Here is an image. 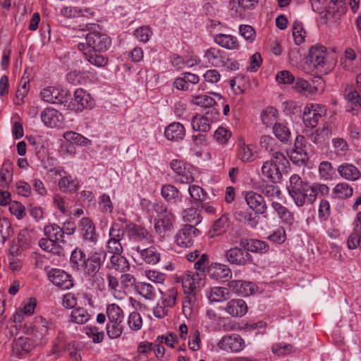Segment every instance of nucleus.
<instances>
[{
	"instance_id": "f257e3e1",
	"label": "nucleus",
	"mask_w": 361,
	"mask_h": 361,
	"mask_svg": "<svg viewBox=\"0 0 361 361\" xmlns=\"http://www.w3.org/2000/svg\"><path fill=\"white\" fill-rule=\"evenodd\" d=\"M287 190L297 206L302 207L306 203L313 204V183L303 181L298 174L290 176Z\"/></svg>"
},
{
	"instance_id": "f03ea898",
	"label": "nucleus",
	"mask_w": 361,
	"mask_h": 361,
	"mask_svg": "<svg viewBox=\"0 0 361 361\" xmlns=\"http://www.w3.org/2000/svg\"><path fill=\"white\" fill-rule=\"evenodd\" d=\"M111 38L106 34L97 31L90 32L85 37V42H80L78 47L80 51H96L104 52L110 47Z\"/></svg>"
},
{
	"instance_id": "7ed1b4c3",
	"label": "nucleus",
	"mask_w": 361,
	"mask_h": 361,
	"mask_svg": "<svg viewBox=\"0 0 361 361\" xmlns=\"http://www.w3.org/2000/svg\"><path fill=\"white\" fill-rule=\"evenodd\" d=\"M153 208L157 213L154 220L155 231L164 236L173 231L174 217L170 211L159 204H154Z\"/></svg>"
},
{
	"instance_id": "20e7f679",
	"label": "nucleus",
	"mask_w": 361,
	"mask_h": 361,
	"mask_svg": "<svg viewBox=\"0 0 361 361\" xmlns=\"http://www.w3.org/2000/svg\"><path fill=\"white\" fill-rule=\"evenodd\" d=\"M106 258V252L100 249L92 253L85 261H83L82 269L86 277L92 278L94 281L98 279L99 270Z\"/></svg>"
},
{
	"instance_id": "39448f33",
	"label": "nucleus",
	"mask_w": 361,
	"mask_h": 361,
	"mask_svg": "<svg viewBox=\"0 0 361 361\" xmlns=\"http://www.w3.org/2000/svg\"><path fill=\"white\" fill-rule=\"evenodd\" d=\"M326 114L325 106L317 104H307L303 111L302 120L306 127L314 128L319 119Z\"/></svg>"
},
{
	"instance_id": "423d86ee",
	"label": "nucleus",
	"mask_w": 361,
	"mask_h": 361,
	"mask_svg": "<svg viewBox=\"0 0 361 361\" xmlns=\"http://www.w3.org/2000/svg\"><path fill=\"white\" fill-rule=\"evenodd\" d=\"M125 231L120 228L119 224H114L109 229V239L106 243L108 252L113 255L122 254L123 248L121 243L123 238Z\"/></svg>"
},
{
	"instance_id": "0eeeda50",
	"label": "nucleus",
	"mask_w": 361,
	"mask_h": 361,
	"mask_svg": "<svg viewBox=\"0 0 361 361\" xmlns=\"http://www.w3.org/2000/svg\"><path fill=\"white\" fill-rule=\"evenodd\" d=\"M224 257L228 263L237 266H245L252 261V257L247 251L236 246L226 250Z\"/></svg>"
},
{
	"instance_id": "6e6552de",
	"label": "nucleus",
	"mask_w": 361,
	"mask_h": 361,
	"mask_svg": "<svg viewBox=\"0 0 361 361\" xmlns=\"http://www.w3.org/2000/svg\"><path fill=\"white\" fill-rule=\"evenodd\" d=\"M23 331L32 336L36 340H41L48 333V322L42 317H36L33 322L23 325Z\"/></svg>"
},
{
	"instance_id": "1a4fd4ad",
	"label": "nucleus",
	"mask_w": 361,
	"mask_h": 361,
	"mask_svg": "<svg viewBox=\"0 0 361 361\" xmlns=\"http://www.w3.org/2000/svg\"><path fill=\"white\" fill-rule=\"evenodd\" d=\"M31 246V236L27 230L20 231L9 248V255L20 256Z\"/></svg>"
},
{
	"instance_id": "9d476101",
	"label": "nucleus",
	"mask_w": 361,
	"mask_h": 361,
	"mask_svg": "<svg viewBox=\"0 0 361 361\" xmlns=\"http://www.w3.org/2000/svg\"><path fill=\"white\" fill-rule=\"evenodd\" d=\"M257 3L258 0H229V12L233 17L243 18L246 11L254 8Z\"/></svg>"
},
{
	"instance_id": "9b49d317",
	"label": "nucleus",
	"mask_w": 361,
	"mask_h": 361,
	"mask_svg": "<svg viewBox=\"0 0 361 361\" xmlns=\"http://www.w3.org/2000/svg\"><path fill=\"white\" fill-rule=\"evenodd\" d=\"M224 350L232 353H239L245 347L244 340L238 334L226 335L221 338L217 344Z\"/></svg>"
},
{
	"instance_id": "f8f14e48",
	"label": "nucleus",
	"mask_w": 361,
	"mask_h": 361,
	"mask_svg": "<svg viewBox=\"0 0 361 361\" xmlns=\"http://www.w3.org/2000/svg\"><path fill=\"white\" fill-rule=\"evenodd\" d=\"M40 95L42 99L51 104H62L67 101L69 93L67 90H60L58 87L49 86L44 88Z\"/></svg>"
},
{
	"instance_id": "ddd939ff",
	"label": "nucleus",
	"mask_w": 361,
	"mask_h": 361,
	"mask_svg": "<svg viewBox=\"0 0 361 361\" xmlns=\"http://www.w3.org/2000/svg\"><path fill=\"white\" fill-rule=\"evenodd\" d=\"M49 280L61 290H68L73 287L71 276L66 271L59 269H51L48 272Z\"/></svg>"
},
{
	"instance_id": "4468645a",
	"label": "nucleus",
	"mask_w": 361,
	"mask_h": 361,
	"mask_svg": "<svg viewBox=\"0 0 361 361\" xmlns=\"http://www.w3.org/2000/svg\"><path fill=\"white\" fill-rule=\"evenodd\" d=\"M247 206L257 214H263L267 212V206L264 197L254 191H248L245 195Z\"/></svg>"
},
{
	"instance_id": "2eb2a0df",
	"label": "nucleus",
	"mask_w": 361,
	"mask_h": 361,
	"mask_svg": "<svg viewBox=\"0 0 361 361\" xmlns=\"http://www.w3.org/2000/svg\"><path fill=\"white\" fill-rule=\"evenodd\" d=\"M197 228L184 226L176 235V243L181 247H190L193 244V238L199 234Z\"/></svg>"
},
{
	"instance_id": "dca6fc26",
	"label": "nucleus",
	"mask_w": 361,
	"mask_h": 361,
	"mask_svg": "<svg viewBox=\"0 0 361 361\" xmlns=\"http://www.w3.org/2000/svg\"><path fill=\"white\" fill-rule=\"evenodd\" d=\"M81 234L85 240L95 244L98 240L95 226L88 217H82L79 224Z\"/></svg>"
},
{
	"instance_id": "f3484780",
	"label": "nucleus",
	"mask_w": 361,
	"mask_h": 361,
	"mask_svg": "<svg viewBox=\"0 0 361 361\" xmlns=\"http://www.w3.org/2000/svg\"><path fill=\"white\" fill-rule=\"evenodd\" d=\"M326 48L317 44L310 48L309 51L310 62L316 68H324L327 62Z\"/></svg>"
},
{
	"instance_id": "a211bd4d",
	"label": "nucleus",
	"mask_w": 361,
	"mask_h": 361,
	"mask_svg": "<svg viewBox=\"0 0 361 361\" xmlns=\"http://www.w3.org/2000/svg\"><path fill=\"white\" fill-rule=\"evenodd\" d=\"M204 58L211 66L221 67L228 61L226 53L216 48H210L204 51Z\"/></svg>"
},
{
	"instance_id": "6ab92c4d",
	"label": "nucleus",
	"mask_w": 361,
	"mask_h": 361,
	"mask_svg": "<svg viewBox=\"0 0 361 361\" xmlns=\"http://www.w3.org/2000/svg\"><path fill=\"white\" fill-rule=\"evenodd\" d=\"M41 119L45 126L50 128H59L63 124L62 114L54 109H45L41 113Z\"/></svg>"
},
{
	"instance_id": "aec40b11",
	"label": "nucleus",
	"mask_w": 361,
	"mask_h": 361,
	"mask_svg": "<svg viewBox=\"0 0 361 361\" xmlns=\"http://www.w3.org/2000/svg\"><path fill=\"white\" fill-rule=\"evenodd\" d=\"M283 170V169L270 161H265L262 167V174L273 183H279L281 180Z\"/></svg>"
},
{
	"instance_id": "412c9836",
	"label": "nucleus",
	"mask_w": 361,
	"mask_h": 361,
	"mask_svg": "<svg viewBox=\"0 0 361 361\" xmlns=\"http://www.w3.org/2000/svg\"><path fill=\"white\" fill-rule=\"evenodd\" d=\"M240 247L252 252H267L269 245L265 241L257 239L242 238L239 243Z\"/></svg>"
},
{
	"instance_id": "4be33fe9",
	"label": "nucleus",
	"mask_w": 361,
	"mask_h": 361,
	"mask_svg": "<svg viewBox=\"0 0 361 361\" xmlns=\"http://www.w3.org/2000/svg\"><path fill=\"white\" fill-rule=\"evenodd\" d=\"M126 231L129 238L135 241H149L151 238V235L146 228L135 224H127Z\"/></svg>"
},
{
	"instance_id": "5701e85b",
	"label": "nucleus",
	"mask_w": 361,
	"mask_h": 361,
	"mask_svg": "<svg viewBox=\"0 0 361 361\" xmlns=\"http://www.w3.org/2000/svg\"><path fill=\"white\" fill-rule=\"evenodd\" d=\"M228 287L238 295L245 297L255 292V286L249 281L233 280L228 283Z\"/></svg>"
},
{
	"instance_id": "b1692460",
	"label": "nucleus",
	"mask_w": 361,
	"mask_h": 361,
	"mask_svg": "<svg viewBox=\"0 0 361 361\" xmlns=\"http://www.w3.org/2000/svg\"><path fill=\"white\" fill-rule=\"evenodd\" d=\"M343 96L348 102V111H358L360 109V96L353 86H348L344 90Z\"/></svg>"
},
{
	"instance_id": "393cba45",
	"label": "nucleus",
	"mask_w": 361,
	"mask_h": 361,
	"mask_svg": "<svg viewBox=\"0 0 361 361\" xmlns=\"http://www.w3.org/2000/svg\"><path fill=\"white\" fill-rule=\"evenodd\" d=\"M73 101L75 103L78 104V106L77 110L80 111L85 108L91 109L94 104V100L90 94L81 88H78L74 92Z\"/></svg>"
},
{
	"instance_id": "a878e982",
	"label": "nucleus",
	"mask_w": 361,
	"mask_h": 361,
	"mask_svg": "<svg viewBox=\"0 0 361 361\" xmlns=\"http://www.w3.org/2000/svg\"><path fill=\"white\" fill-rule=\"evenodd\" d=\"M208 274L215 279H226L231 276V270L226 264L213 263L208 267Z\"/></svg>"
},
{
	"instance_id": "bb28decb",
	"label": "nucleus",
	"mask_w": 361,
	"mask_h": 361,
	"mask_svg": "<svg viewBox=\"0 0 361 361\" xmlns=\"http://www.w3.org/2000/svg\"><path fill=\"white\" fill-rule=\"evenodd\" d=\"M226 311L232 317H242L247 311L246 302L242 299L230 300L225 308Z\"/></svg>"
},
{
	"instance_id": "cd10ccee",
	"label": "nucleus",
	"mask_w": 361,
	"mask_h": 361,
	"mask_svg": "<svg viewBox=\"0 0 361 361\" xmlns=\"http://www.w3.org/2000/svg\"><path fill=\"white\" fill-rule=\"evenodd\" d=\"M338 173L344 179L355 181L360 178L361 173L353 164L343 163L338 167Z\"/></svg>"
},
{
	"instance_id": "c85d7f7f",
	"label": "nucleus",
	"mask_w": 361,
	"mask_h": 361,
	"mask_svg": "<svg viewBox=\"0 0 361 361\" xmlns=\"http://www.w3.org/2000/svg\"><path fill=\"white\" fill-rule=\"evenodd\" d=\"M164 134L169 140L179 141L185 137V130L181 123H172L165 128Z\"/></svg>"
},
{
	"instance_id": "c756f323",
	"label": "nucleus",
	"mask_w": 361,
	"mask_h": 361,
	"mask_svg": "<svg viewBox=\"0 0 361 361\" xmlns=\"http://www.w3.org/2000/svg\"><path fill=\"white\" fill-rule=\"evenodd\" d=\"M136 250L140 254L142 259L147 264H156L160 260V253L154 246H150L147 248L137 246Z\"/></svg>"
},
{
	"instance_id": "7c9ffc66",
	"label": "nucleus",
	"mask_w": 361,
	"mask_h": 361,
	"mask_svg": "<svg viewBox=\"0 0 361 361\" xmlns=\"http://www.w3.org/2000/svg\"><path fill=\"white\" fill-rule=\"evenodd\" d=\"M44 234L58 244H65L63 229L56 224H49L44 226Z\"/></svg>"
},
{
	"instance_id": "2f4dec72",
	"label": "nucleus",
	"mask_w": 361,
	"mask_h": 361,
	"mask_svg": "<svg viewBox=\"0 0 361 361\" xmlns=\"http://www.w3.org/2000/svg\"><path fill=\"white\" fill-rule=\"evenodd\" d=\"M161 196L166 201L177 203L182 201L183 196L180 191L173 185H164L161 190Z\"/></svg>"
},
{
	"instance_id": "473e14b6",
	"label": "nucleus",
	"mask_w": 361,
	"mask_h": 361,
	"mask_svg": "<svg viewBox=\"0 0 361 361\" xmlns=\"http://www.w3.org/2000/svg\"><path fill=\"white\" fill-rule=\"evenodd\" d=\"M32 348V344L30 339L26 337L20 336L13 341L12 351L16 356L19 357L23 354L28 353Z\"/></svg>"
},
{
	"instance_id": "72a5a7b5",
	"label": "nucleus",
	"mask_w": 361,
	"mask_h": 361,
	"mask_svg": "<svg viewBox=\"0 0 361 361\" xmlns=\"http://www.w3.org/2000/svg\"><path fill=\"white\" fill-rule=\"evenodd\" d=\"M39 246L44 251L57 255L59 256L65 255V250L62 245L56 243L51 239L46 237L39 240Z\"/></svg>"
},
{
	"instance_id": "f704fd0d",
	"label": "nucleus",
	"mask_w": 361,
	"mask_h": 361,
	"mask_svg": "<svg viewBox=\"0 0 361 361\" xmlns=\"http://www.w3.org/2000/svg\"><path fill=\"white\" fill-rule=\"evenodd\" d=\"M214 42L227 49H238L239 48L237 38L231 35L218 34L214 36Z\"/></svg>"
},
{
	"instance_id": "c9c22d12",
	"label": "nucleus",
	"mask_w": 361,
	"mask_h": 361,
	"mask_svg": "<svg viewBox=\"0 0 361 361\" xmlns=\"http://www.w3.org/2000/svg\"><path fill=\"white\" fill-rule=\"evenodd\" d=\"M85 59L91 64L97 67H104L108 63V59L102 54V52L92 51H81Z\"/></svg>"
},
{
	"instance_id": "e433bc0d",
	"label": "nucleus",
	"mask_w": 361,
	"mask_h": 361,
	"mask_svg": "<svg viewBox=\"0 0 361 361\" xmlns=\"http://www.w3.org/2000/svg\"><path fill=\"white\" fill-rule=\"evenodd\" d=\"M202 219L201 215L193 207L183 211V220L187 224L185 225V226L195 228L201 222Z\"/></svg>"
},
{
	"instance_id": "4c0bfd02",
	"label": "nucleus",
	"mask_w": 361,
	"mask_h": 361,
	"mask_svg": "<svg viewBox=\"0 0 361 361\" xmlns=\"http://www.w3.org/2000/svg\"><path fill=\"white\" fill-rule=\"evenodd\" d=\"M275 183H269L263 180L257 188L262 195H264L269 200H272L274 197H279L281 195L279 188L274 185Z\"/></svg>"
},
{
	"instance_id": "58836bf2",
	"label": "nucleus",
	"mask_w": 361,
	"mask_h": 361,
	"mask_svg": "<svg viewBox=\"0 0 361 361\" xmlns=\"http://www.w3.org/2000/svg\"><path fill=\"white\" fill-rule=\"evenodd\" d=\"M207 298L210 302H222L229 299L230 293L226 288L215 286L210 288Z\"/></svg>"
},
{
	"instance_id": "ea45409f",
	"label": "nucleus",
	"mask_w": 361,
	"mask_h": 361,
	"mask_svg": "<svg viewBox=\"0 0 361 361\" xmlns=\"http://www.w3.org/2000/svg\"><path fill=\"white\" fill-rule=\"evenodd\" d=\"M86 259L84 251L75 248L71 255L70 263L71 267L76 271H81L83 266V261H85Z\"/></svg>"
},
{
	"instance_id": "a19ab883",
	"label": "nucleus",
	"mask_w": 361,
	"mask_h": 361,
	"mask_svg": "<svg viewBox=\"0 0 361 361\" xmlns=\"http://www.w3.org/2000/svg\"><path fill=\"white\" fill-rule=\"evenodd\" d=\"M106 315L109 322H122L124 318L123 312L121 308L116 304L113 303L108 305L106 307Z\"/></svg>"
},
{
	"instance_id": "79ce46f5",
	"label": "nucleus",
	"mask_w": 361,
	"mask_h": 361,
	"mask_svg": "<svg viewBox=\"0 0 361 361\" xmlns=\"http://www.w3.org/2000/svg\"><path fill=\"white\" fill-rule=\"evenodd\" d=\"M110 263L114 269L120 272H124L130 269V264L127 259L121 254L113 255Z\"/></svg>"
},
{
	"instance_id": "37998d69",
	"label": "nucleus",
	"mask_w": 361,
	"mask_h": 361,
	"mask_svg": "<svg viewBox=\"0 0 361 361\" xmlns=\"http://www.w3.org/2000/svg\"><path fill=\"white\" fill-rule=\"evenodd\" d=\"M135 290L145 299L152 300L155 297L156 289L150 283H137L135 285Z\"/></svg>"
},
{
	"instance_id": "c03bdc74",
	"label": "nucleus",
	"mask_w": 361,
	"mask_h": 361,
	"mask_svg": "<svg viewBox=\"0 0 361 361\" xmlns=\"http://www.w3.org/2000/svg\"><path fill=\"white\" fill-rule=\"evenodd\" d=\"M273 133L282 142H288L290 137L289 128L283 123H275L273 126Z\"/></svg>"
},
{
	"instance_id": "a18cd8bd",
	"label": "nucleus",
	"mask_w": 361,
	"mask_h": 361,
	"mask_svg": "<svg viewBox=\"0 0 361 361\" xmlns=\"http://www.w3.org/2000/svg\"><path fill=\"white\" fill-rule=\"evenodd\" d=\"M238 156V158L244 162L253 161L257 157L256 152L254 150V147L245 145L239 147Z\"/></svg>"
},
{
	"instance_id": "49530a36",
	"label": "nucleus",
	"mask_w": 361,
	"mask_h": 361,
	"mask_svg": "<svg viewBox=\"0 0 361 361\" xmlns=\"http://www.w3.org/2000/svg\"><path fill=\"white\" fill-rule=\"evenodd\" d=\"M63 137L66 141L80 146H87L91 144V141L89 139L73 131L65 132Z\"/></svg>"
},
{
	"instance_id": "de8ad7c7",
	"label": "nucleus",
	"mask_w": 361,
	"mask_h": 361,
	"mask_svg": "<svg viewBox=\"0 0 361 361\" xmlns=\"http://www.w3.org/2000/svg\"><path fill=\"white\" fill-rule=\"evenodd\" d=\"M353 188L346 183H338L333 189L334 197L338 199H347L352 196Z\"/></svg>"
},
{
	"instance_id": "09e8293b",
	"label": "nucleus",
	"mask_w": 361,
	"mask_h": 361,
	"mask_svg": "<svg viewBox=\"0 0 361 361\" xmlns=\"http://www.w3.org/2000/svg\"><path fill=\"white\" fill-rule=\"evenodd\" d=\"M293 37L295 44L300 45L305 42L306 37V31L304 29L303 25L301 22L295 20L292 26Z\"/></svg>"
},
{
	"instance_id": "8fccbe9b",
	"label": "nucleus",
	"mask_w": 361,
	"mask_h": 361,
	"mask_svg": "<svg viewBox=\"0 0 361 361\" xmlns=\"http://www.w3.org/2000/svg\"><path fill=\"white\" fill-rule=\"evenodd\" d=\"M185 295L183 300V312L185 317L190 318L192 314V305L195 303L196 298L192 291H185Z\"/></svg>"
},
{
	"instance_id": "3c124183",
	"label": "nucleus",
	"mask_w": 361,
	"mask_h": 361,
	"mask_svg": "<svg viewBox=\"0 0 361 361\" xmlns=\"http://www.w3.org/2000/svg\"><path fill=\"white\" fill-rule=\"evenodd\" d=\"M12 232L11 222L7 218L3 216L2 210L0 209V237L2 243L6 242Z\"/></svg>"
},
{
	"instance_id": "603ef678",
	"label": "nucleus",
	"mask_w": 361,
	"mask_h": 361,
	"mask_svg": "<svg viewBox=\"0 0 361 361\" xmlns=\"http://www.w3.org/2000/svg\"><path fill=\"white\" fill-rule=\"evenodd\" d=\"M271 206L283 221L288 224H291L293 223V216L286 207L276 202H273L271 203Z\"/></svg>"
},
{
	"instance_id": "864d4df0",
	"label": "nucleus",
	"mask_w": 361,
	"mask_h": 361,
	"mask_svg": "<svg viewBox=\"0 0 361 361\" xmlns=\"http://www.w3.org/2000/svg\"><path fill=\"white\" fill-rule=\"evenodd\" d=\"M347 246L350 250H355L357 247L361 249V228L357 226L353 228V231L349 235Z\"/></svg>"
},
{
	"instance_id": "5fc2aeb1",
	"label": "nucleus",
	"mask_w": 361,
	"mask_h": 361,
	"mask_svg": "<svg viewBox=\"0 0 361 361\" xmlns=\"http://www.w3.org/2000/svg\"><path fill=\"white\" fill-rule=\"evenodd\" d=\"M191 125L194 130L207 132L210 129L209 119L207 116H195L192 118Z\"/></svg>"
},
{
	"instance_id": "6e6d98bb",
	"label": "nucleus",
	"mask_w": 361,
	"mask_h": 361,
	"mask_svg": "<svg viewBox=\"0 0 361 361\" xmlns=\"http://www.w3.org/2000/svg\"><path fill=\"white\" fill-rule=\"evenodd\" d=\"M59 186L63 192H75L78 187V182L71 176H65L60 179Z\"/></svg>"
},
{
	"instance_id": "4d7b16f0",
	"label": "nucleus",
	"mask_w": 361,
	"mask_h": 361,
	"mask_svg": "<svg viewBox=\"0 0 361 361\" xmlns=\"http://www.w3.org/2000/svg\"><path fill=\"white\" fill-rule=\"evenodd\" d=\"M122 322H109L106 324V334L111 339L118 338L122 334L123 331Z\"/></svg>"
},
{
	"instance_id": "13d9d810",
	"label": "nucleus",
	"mask_w": 361,
	"mask_h": 361,
	"mask_svg": "<svg viewBox=\"0 0 361 361\" xmlns=\"http://www.w3.org/2000/svg\"><path fill=\"white\" fill-rule=\"evenodd\" d=\"M84 332L95 343H101L104 337V333L102 330L94 326H87L84 328Z\"/></svg>"
},
{
	"instance_id": "bf43d9fd",
	"label": "nucleus",
	"mask_w": 361,
	"mask_h": 361,
	"mask_svg": "<svg viewBox=\"0 0 361 361\" xmlns=\"http://www.w3.org/2000/svg\"><path fill=\"white\" fill-rule=\"evenodd\" d=\"M271 351L274 355L282 357L293 353L294 347L291 344L279 343L272 345Z\"/></svg>"
},
{
	"instance_id": "052dcab7",
	"label": "nucleus",
	"mask_w": 361,
	"mask_h": 361,
	"mask_svg": "<svg viewBox=\"0 0 361 361\" xmlns=\"http://www.w3.org/2000/svg\"><path fill=\"white\" fill-rule=\"evenodd\" d=\"M13 177V167L8 160L4 161L2 168L0 171V179L2 182H6V188H9V183Z\"/></svg>"
},
{
	"instance_id": "680f3d73",
	"label": "nucleus",
	"mask_w": 361,
	"mask_h": 361,
	"mask_svg": "<svg viewBox=\"0 0 361 361\" xmlns=\"http://www.w3.org/2000/svg\"><path fill=\"white\" fill-rule=\"evenodd\" d=\"M257 214H253L248 210H240L236 212V216L240 221L247 222L251 227L257 224Z\"/></svg>"
},
{
	"instance_id": "e2e57ef3",
	"label": "nucleus",
	"mask_w": 361,
	"mask_h": 361,
	"mask_svg": "<svg viewBox=\"0 0 361 361\" xmlns=\"http://www.w3.org/2000/svg\"><path fill=\"white\" fill-rule=\"evenodd\" d=\"M71 321L77 324H85L90 319V315L83 308L74 309L71 314Z\"/></svg>"
},
{
	"instance_id": "0e129e2a",
	"label": "nucleus",
	"mask_w": 361,
	"mask_h": 361,
	"mask_svg": "<svg viewBox=\"0 0 361 361\" xmlns=\"http://www.w3.org/2000/svg\"><path fill=\"white\" fill-rule=\"evenodd\" d=\"M153 34L152 30L147 25H143L137 28L134 32L135 37L143 43L147 42Z\"/></svg>"
},
{
	"instance_id": "69168bd1",
	"label": "nucleus",
	"mask_w": 361,
	"mask_h": 361,
	"mask_svg": "<svg viewBox=\"0 0 361 361\" xmlns=\"http://www.w3.org/2000/svg\"><path fill=\"white\" fill-rule=\"evenodd\" d=\"M277 110L271 106L267 107L262 113V123L267 126L272 125L276 120Z\"/></svg>"
},
{
	"instance_id": "338daca9",
	"label": "nucleus",
	"mask_w": 361,
	"mask_h": 361,
	"mask_svg": "<svg viewBox=\"0 0 361 361\" xmlns=\"http://www.w3.org/2000/svg\"><path fill=\"white\" fill-rule=\"evenodd\" d=\"M188 191L191 198L195 201L203 202L207 197V194L204 190L196 185H190Z\"/></svg>"
},
{
	"instance_id": "774afa93",
	"label": "nucleus",
	"mask_w": 361,
	"mask_h": 361,
	"mask_svg": "<svg viewBox=\"0 0 361 361\" xmlns=\"http://www.w3.org/2000/svg\"><path fill=\"white\" fill-rule=\"evenodd\" d=\"M8 209L18 220L23 219L26 215L25 206L17 201L12 202L8 207Z\"/></svg>"
}]
</instances>
